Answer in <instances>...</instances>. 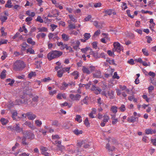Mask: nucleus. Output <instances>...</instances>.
<instances>
[{"mask_svg":"<svg viewBox=\"0 0 156 156\" xmlns=\"http://www.w3.org/2000/svg\"><path fill=\"white\" fill-rule=\"evenodd\" d=\"M51 80V79L50 77H48L41 79V81L42 82H48Z\"/></svg>","mask_w":156,"mask_h":156,"instance_id":"nucleus-53","label":"nucleus"},{"mask_svg":"<svg viewBox=\"0 0 156 156\" xmlns=\"http://www.w3.org/2000/svg\"><path fill=\"white\" fill-rule=\"evenodd\" d=\"M138 120V117L133 116L128 118L127 119V120L129 122L133 123L136 122Z\"/></svg>","mask_w":156,"mask_h":156,"instance_id":"nucleus-11","label":"nucleus"},{"mask_svg":"<svg viewBox=\"0 0 156 156\" xmlns=\"http://www.w3.org/2000/svg\"><path fill=\"white\" fill-rule=\"evenodd\" d=\"M26 13L27 15L31 17H34L35 15V12H31L30 10L26 11Z\"/></svg>","mask_w":156,"mask_h":156,"instance_id":"nucleus-19","label":"nucleus"},{"mask_svg":"<svg viewBox=\"0 0 156 156\" xmlns=\"http://www.w3.org/2000/svg\"><path fill=\"white\" fill-rule=\"evenodd\" d=\"M103 13H106V15H111L112 14V10L111 9H108L106 10L103 12Z\"/></svg>","mask_w":156,"mask_h":156,"instance_id":"nucleus-48","label":"nucleus"},{"mask_svg":"<svg viewBox=\"0 0 156 156\" xmlns=\"http://www.w3.org/2000/svg\"><path fill=\"white\" fill-rule=\"evenodd\" d=\"M36 20L38 22L40 23H43L44 22L43 19L41 17L39 16H37Z\"/></svg>","mask_w":156,"mask_h":156,"instance_id":"nucleus-50","label":"nucleus"},{"mask_svg":"<svg viewBox=\"0 0 156 156\" xmlns=\"http://www.w3.org/2000/svg\"><path fill=\"white\" fill-rule=\"evenodd\" d=\"M21 49L23 51H25L27 47L28 46V45L27 44L26 42H23L21 45Z\"/></svg>","mask_w":156,"mask_h":156,"instance_id":"nucleus-27","label":"nucleus"},{"mask_svg":"<svg viewBox=\"0 0 156 156\" xmlns=\"http://www.w3.org/2000/svg\"><path fill=\"white\" fill-rule=\"evenodd\" d=\"M106 147V149H107L109 151H113L115 149V147L114 146H112L111 147L109 144H107Z\"/></svg>","mask_w":156,"mask_h":156,"instance_id":"nucleus-28","label":"nucleus"},{"mask_svg":"<svg viewBox=\"0 0 156 156\" xmlns=\"http://www.w3.org/2000/svg\"><path fill=\"white\" fill-rule=\"evenodd\" d=\"M66 96L65 93H59L57 96V98L59 100L62 99V98L64 99H66Z\"/></svg>","mask_w":156,"mask_h":156,"instance_id":"nucleus-15","label":"nucleus"},{"mask_svg":"<svg viewBox=\"0 0 156 156\" xmlns=\"http://www.w3.org/2000/svg\"><path fill=\"white\" fill-rule=\"evenodd\" d=\"M95 69V67L93 66H90L89 67L83 66L82 69V71L83 73L89 74L94 71Z\"/></svg>","mask_w":156,"mask_h":156,"instance_id":"nucleus-4","label":"nucleus"},{"mask_svg":"<svg viewBox=\"0 0 156 156\" xmlns=\"http://www.w3.org/2000/svg\"><path fill=\"white\" fill-rule=\"evenodd\" d=\"M92 53L93 56L96 58H100V53H98L97 52H95L92 51Z\"/></svg>","mask_w":156,"mask_h":156,"instance_id":"nucleus-37","label":"nucleus"},{"mask_svg":"<svg viewBox=\"0 0 156 156\" xmlns=\"http://www.w3.org/2000/svg\"><path fill=\"white\" fill-rule=\"evenodd\" d=\"M22 140V144L24 145H27L28 144V143L26 142V138L25 137H21L20 136L18 137L17 141H19V140Z\"/></svg>","mask_w":156,"mask_h":156,"instance_id":"nucleus-18","label":"nucleus"},{"mask_svg":"<svg viewBox=\"0 0 156 156\" xmlns=\"http://www.w3.org/2000/svg\"><path fill=\"white\" fill-rule=\"evenodd\" d=\"M112 120V124L113 125H116L118 122V118H115Z\"/></svg>","mask_w":156,"mask_h":156,"instance_id":"nucleus-60","label":"nucleus"},{"mask_svg":"<svg viewBox=\"0 0 156 156\" xmlns=\"http://www.w3.org/2000/svg\"><path fill=\"white\" fill-rule=\"evenodd\" d=\"M0 19L3 23L7 19V17L5 16H0Z\"/></svg>","mask_w":156,"mask_h":156,"instance_id":"nucleus-40","label":"nucleus"},{"mask_svg":"<svg viewBox=\"0 0 156 156\" xmlns=\"http://www.w3.org/2000/svg\"><path fill=\"white\" fill-rule=\"evenodd\" d=\"M71 74L74 76L75 80L77 79L79 76V73L76 71H74Z\"/></svg>","mask_w":156,"mask_h":156,"instance_id":"nucleus-24","label":"nucleus"},{"mask_svg":"<svg viewBox=\"0 0 156 156\" xmlns=\"http://www.w3.org/2000/svg\"><path fill=\"white\" fill-rule=\"evenodd\" d=\"M84 39H86V40H88L90 37L91 35L90 33H85L84 35Z\"/></svg>","mask_w":156,"mask_h":156,"instance_id":"nucleus-42","label":"nucleus"},{"mask_svg":"<svg viewBox=\"0 0 156 156\" xmlns=\"http://www.w3.org/2000/svg\"><path fill=\"white\" fill-rule=\"evenodd\" d=\"M75 120L79 123H80L82 122V119L81 116L79 115H77L75 118Z\"/></svg>","mask_w":156,"mask_h":156,"instance_id":"nucleus-35","label":"nucleus"},{"mask_svg":"<svg viewBox=\"0 0 156 156\" xmlns=\"http://www.w3.org/2000/svg\"><path fill=\"white\" fill-rule=\"evenodd\" d=\"M148 75L151 76L150 77L151 83L154 85H156V82L153 79V78L155 76V73L153 72L150 71L148 74Z\"/></svg>","mask_w":156,"mask_h":156,"instance_id":"nucleus-8","label":"nucleus"},{"mask_svg":"<svg viewBox=\"0 0 156 156\" xmlns=\"http://www.w3.org/2000/svg\"><path fill=\"white\" fill-rule=\"evenodd\" d=\"M119 109L121 112H124L126 109V106L124 104H121V106L119 108Z\"/></svg>","mask_w":156,"mask_h":156,"instance_id":"nucleus-36","label":"nucleus"},{"mask_svg":"<svg viewBox=\"0 0 156 156\" xmlns=\"http://www.w3.org/2000/svg\"><path fill=\"white\" fill-rule=\"evenodd\" d=\"M84 124L87 126H90V123L88 118H86L84 121Z\"/></svg>","mask_w":156,"mask_h":156,"instance_id":"nucleus-58","label":"nucleus"},{"mask_svg":"<svg viewBox=\"0 0 156 156\" xmlns=\"http://www.w3.org/2000/svg\"><path fill=\"white\" fill-rule=\"evenodd\" d=\"M57 91L56 90H50L49 92V94L51 96H52L54 95L55 94H56Z\"/></svg>","mask_w":156,"mask_h":156,"instance_id":"nucleus-55","label":"nucleus"},{"mask_svg":"<svg viewBox=\"0 0 156 156\" xmlns=\"http://www.w3.org/2000/svg\"><path fill=\"white\" fill-rule=\"evenodd\" d=\"M59 138L60 137L58 135H53L52 136V139L53 140H58Z\"/></svg>","mask_w":156,"mask_h":156,"instance_id":"nucleus-54","label":"nucleus"},{"mask_svg":"<svg viewBox=\"0 0 156 156\" xmlns=\"http://www.w3.org/2000/svg\"><path fill=\"white\" fill-rule=\"evenodd\" d=\"M91 50V49L89 47H87L81 49V51L83 53H85L88 50Z\"/></svg>","mask_w":156,"mask_h":156,"instance_id":"nucleus-49","label":"nucleus"},{"mask_svg":"<svg viewBox=\"0 0 156 156\" xmlns=\"http://www.w3.org/2000/svg\"><path fill=\"white\" fill-rule=\"evenodd\" d=\"M150 23L149 27L152 31H153L154 27L155 25V23L154 22L153 19H151L150 20Z\"/></svg>","mask_w":156,"mask_h":156,"instance_id":"nucleus-20","label":"nucleus"},{"mask_svg":"<svg viewBox=\"0 0 156 156\" xmlns=\"http://www.w3.org/2000/svg\"><path fill=\"white\" fill-rule=\"evenodd\" d=\"M6 71L4 69L1 73V75L0 76V77L2 79H4L6 77V74L5 73Z\"/></svg>","mask_w":156,"mask_h":156,"instance_id":"nucleus-34","label":"nucleus"},{"mask_svg":"<svg viewBox=\"0 0 156 156\" xmlns=\"http://www.w3.org/2000/svg\"><path fill=\"white\" fill-rule=\"evenodd\" d=\"M52 126H58L59 125V123L58 121L57 120H55L53 121L51 123Z\"/></svg>","mask_w":156,"mask_h":156,"instance_id":"nucleus-51","label":"nucleus"},{"mask_svg":"<svg viewBox=\"0 0 156 156\" xmlns=\"http://www.w3.org/2000/svg\"><path fill=\"white\" fill-rule=\"evenodd\" d=\"M113 45L114 47L113 49L114 51H115L118 52H120L123 50V47L118 42H114Z\"/></svg>","mask_w":156,"mask_h":156,"instance_id":"nucleus-3","label":"nucleus"},{"mask_svg":"<svg viewBox=\"0 0 156 156\" xmlns=\"http://www.w3.org/2000/svg\"><path fill=\"white\" fill-rule=\"evenodd\" d=\"M106 61L110 65H115V62L113 59L111 60L108 58L106 59Z\"/></svg>","mask_w":156,"mask_h":156,"instance_id":"nucleus-44","label":"nucleus"},{"mask_svg":"<svg viewBox=\"0 0 156 156\" xmlns=\"http://www.w3.org/2000/svg\"><path fill=\"white\" fill-rule=\"evenodd\" d=\"M6 82L7 83L9 82L8 84L10 86H12L15 82V80L14 79L9 78L6 80Z\"/></svg>","mask_w":156,"mask_h":156,"instance_id":"nucleus-22","label":"nucleus"},{"mask_svg":"<svg viewBox=\"0 0 156 156\" xmlns=\"http://www.w3.org/2000/svg\"><path fill=\"white\" fill-rule=\"evenodd\" d=\"M81 96L78 94L75 95L73 94H71L69 95V98L73 101H79L81 98Z\"/></svg>","mask_w":156,"mask_h":156,"instance_id":"nucleus-7","label":"nucleus"},{"mask_svg":"<svg viewBox=\"0 0 156 156\" xmlns=\"http://www.w3.org/2000/svg\"><path fill=\"white\" fill-rule=\"evenodd\" d=\"M57 45L60 47V49L63 50L65 48V45L66 44H64L62 42H57Z\"/></svg>","mask_w":156,"mask_h":156,"instance_id":"nucleus-17","label":"nucleus"},{"mask_svg":"<svg viewBox=\"0 0 156 156\" xmlns=\"http://www.w3.org/2000/svg\"><path fill=\"white\" fill-rule=\"evenodd\" d=\"M12 3L10 0H8L6 4L5 5V6L6 8H11L12 6Z\"/></svg>","mask_w":156,"mask_h":156,"instance_id":"nucleus-25","label":"nucleus"},{"mask_svg":"<svg viewBox=\"0 0 156 156\" xmlns=\"http://www.w3.org/2000/svg\"><path fill=\"white\" fill-rule=\"evenodd\" d=\"M62 38L64 41H67L69 39V36L65 34H62Z\"/></svg>","mask_w":156,"mask_h":156,"instance_id":"nucleus-30","label":"nucleus"},{"mask_svg":"<svg viewBox=\"0 0 156 156\" xmlns=\"http://www.w3.org/2000/svg\"><path fill=\"white\" fill-rule=\"evenodd\" d=\"M8 41L7 40L3 39L0 41V46L2 44H6L7 43Z\"/></svg>","mask_w":156,"mask_h":156,"instance_id":"nucleus-61","label":"nucleus"},{"mask_svg":"<svg viewBox=\"0 0 156 156\" xmlns=\"http://www.w3.org/2000/svg\"><path fill=\"white\" fill-rule=\"evenodd\" d=\"M36 75V73L35 72H31L28 74V78L30 79H31L33 77L35 76Z\"/></svg>","mask_w":156,"mask_h":156,"instance_id":"nucleus-47","label":"nucleus"},{"mask_svg":"<svg viewBox=\"0 0 156 156\" xmlns=\"http://www.w3.org/2000/svg\"><path fill=\"white\" fill-rule=\"evenodd\" d=\"M28 118L29 120H33L37 117L36 115L31 112H28L27 113Z\"/></svg>","mask_w":156,"mask_h":156,"instance_id":"nucleus-10","label":"nucleus"},{"mask_svg":"<svg viewBox=\"0 0 156 156\" xmlns=\"http://www.w3.org/2000/svg\"><path fill=\"white\" fill-rule=\"evenodd\" d=\"M142 51L143 54L145 56H147L149 54L148 53V51L145 48L143 49H142Z\"/></svg>","mask_w":156,"mask_h":156,"instance_id":"nucleus-62","label":"nucleus"},{"mask_svg":"<svg viewBox=\"0 0 156 156\" xmlns=\"http://www.w3.org/2000/svg\"><path fill=\"white\" fill-rule=\"evenodd\" d=\"M156 132L155 130H153L151 129H146L145 130V133L148 135L155 133Z\"/></svg>","mask_w":156,"mask_h":156,"instance_id":"nucleus-14","label":"nucleus"},{"mask_svg":"<svg viewBox=\"0 0 156 156\" xmlns=\"http://www.w3.org/2000/svg\"><path fill=\"white\" fill-rule=\"evenodd\" d=\"M73 132L76 135L82 134L83 133V131L82 130H79L77 129H75Z\"/></svg>","mask_w":156,"mask_h":156,"instance_id":"nucleus-41","label":"nucleus"},{"mask_svg":"<svg viewBox=\"0 0 156 156\" xmlns=\"http://www.w3.org/2000/svg\"><path fill=\"white\" fill-rule=\"evenodd\" d=\"M17 115V111H14L12 113V117L13 120H15L16 119V117Z\"/></svg>","mask_w":156,"mask_h":156,"instance_id":"nucleus-56","label":"nucleus"},{"mask_svg":"<svg viewBox=\"0 0 156 156\" xmlns=\"http://www.w3.org/2000/svg\"><path fill=\"white\" fill-rule=\"evenodd\" d=\"M24 135H25L26 137L30 140L34 139L35 137L33 133L28 131H27L24 133Z\"/></svg>","mask_w":156,"mask_h":156,"instance_id":"nucleus-6","label":"nucleus"},{"mask_svg":"<svg viewBox=\"0 0 156 156\" xmlns=\"http://www.w3.org/2000/svg\"><path fill=\"white\" fill-rule=\"evenodd\" d=\"M27 42L32 45H34L35 44V42L31 38H29L27 40Z\"/></svg>","mask_w":156,"mask_h":156,"instance_id":"nucleus-32","label":"nucleus"},{"mask_svg":"<svg viewBox=\"0 0 156 156\" xmlns=\"http://www.w3.org/2000/svg\"><path fill=\"white\" fill-rule=\"evenodd\" d=\"M93 76L95 78H100L101 76V73L100 71L97 70L95 73L93 74Z\"/></svg>","mask_w":156,"mask_h":156,"instance_id":"nucleus-16","label":"nucleus"},{"mask_svg":"<svg viewBox=\"0 0 156 156\" xmlns=\"http://www.w3.org/2000/svg\"><path fill=\"white\" fill-rule=\"evenodd\" d=\"M39 32H47L48 31L47 29L45 27H42L41 28H38Z\"/></svg>","mask_w":156,"mask_h":156,"instance_id":"nucleus-46","label":"nucleus"},{"mask_svg":"<svg viewBox=\"0 0 156 156\" xmlns=\"http://www.w3.org/2000/svg\"><path fill=\"white\" fill-rule=\"evenodd\" d=\"M19 146V144L16 143L14 146L12 147V150L13 151H15L16 149H17Z\"/></svg>","mask_w":156,"mask_h":156,"instance_id":"nucleus-59","label":"nucleus"},{"mask_svg":"<svg viewBox=\"0 0 156 156\" xmlns=\"http://www.w3.org/2000/svg\"><path fill=\"white\" fill-rule=\"evenodd\" d=\"M121 7L122 10H125V9L127 8L126 4L124 2H123L122 4L121 5Z\"/></svg>","mask_w":156,"mask_h":156,"instance_id":"nucleus-64","label":"nucleus"},{"mask_svg":"<svg viewBox=\"0 0 156 156\" xmlns=\"http://www.w3.org/2000/svg\"><path fill=\"white\" fill-rule=\"evenodd\" d=\"M114 91H111V92L109 91L108 92V95L110 99H113L114 98Z\"/></svg>","mask_w":156,"mask_h":156,"instance_id":"nucleus-38","label":"nucleus"},{"mask_svg":"<svg viewBox=\"0 0 156 156\" xmlns=\"http://www.w3.org/2000/svg\"><path fill=\"white\" fill-rule=\"evenodd\" d=\"M25 125L28 126L32 129H35V127L33 123L28 121L26 122L24 124Z\"/></svg>","mask_w":156,"mask_h":156,"instance_id":"nucleus-13","label":"nucleus"},{"mask_svg":"<svg viewBox=\"0 0 156 156\" xmlns=\"http://www.w3.org/2000/svg\"><path fill=\"white\" fill-rule=\"evenodd\" d=\"M35 123L37 126L40 127L42 124V122L41 121L37 119L35 121Z\"/></svg>","mask_w":156,"mask_h":156,"instance_id":"nucleus-43","label":"nucleus"},{"mask_svg":"<svg viewBox=\"0 0 156 156\" xmlns=\"http://www.w3.org/2000/svg\"><path fill=\"white\" fill-rule=\"evenodd\" d=\"M3 55L1 57V59L3 60L5 59L6 58L7 56V54L6 52L5 51H3L2 52Z\"/></svg>","mask_w":156,"mask_h":156,"instance_id":"nucleus-45","label":"nucleus"},{"mask_svg":"<svg viewBox=\"0 0 156 156\" xmlns=\"http://www.w3.org/2000/svg\"><path fill=\"white\" fill-rule=\"evenodd\" d=\"M15 128V130L18 132H20L23 131V129L20 127V125L19 124H16Z\"/></svg>","mask_w":156,"mask_h":156,"instance_id":"nucleus-21","label":"nucleus"},{"mask_svg":"<svg viewBox=\"0 0 156 156\" xmlns=\"http://www.w3.org/2000/svg\"><path fill=\"white\" fill-rule=\"evenodd\" d=\"M1 122L3 125H6L8 122L9 120L4 118H2L0 120Z\"/></svg>","mask_w":156,"mask_h":156,"instance_id":"nucleus-26","label":"nucleus"},{"mask_svg":"<svg viewBox=\"0 0 156 156\" xmlns=\"http://www.w3.org/2000/svg\"><path fill=\"white\" fill-rule=\"evenodd\" d=\"M5 29L4 27H2L0 29L2 36H5L7 35V33L5 32Z\"/></svg>","mask_w":156,"mask_h":156,"instance_id":"nucleus-31","label":"nucleus"},{"mask_svg":"<svg viewBox=\"0 0 156 156\" xmlns=\"http://www.w3.org/2000/svg\"><path fill=\"white\" fill-rule=\"evenodd\" d=\"M117 108L116 106H112L111 108V111L113 113L115 114L117 112Z\"/></svg>","mask_w":156,"mask_h":156,"instance_id":"nucleus-29","label":"nucleus"},{"mask_svg":"<svg viewBox=\"0 0 156 156\" xmlns=\"http://www.w3.org/2000/svg\"><path fill=\"white\" fill-rule=\"evenodd\" d=\"M103 119L102 121L106 122H108L110 119L109 116L107 114H105L103 115Z\"/></svg>","mask_w":156,"mask_h":156,"instance_id":"nucleus-33","label":"nucleus"},{"mask_svg":"<svg viewBox=\"0 0 156 156\" xmlns=\"http://www.w3.org/2000/svg\"><path fill=\"white\" fill-rule=\"evenodd\" d=\"M68 83L64 82L62 84V86H61L60 88L61 90H65L68 87Z\"/></svg>","mask_w":156,"mask_h":156,"instance_id":"nucleus-23","label":"nucleus"},{"mask_svg":"<svg viewBox=\"0 0 156 156\" xmlns=\"http://www.w3.org/2000/svg\"><path fill=\"white\" fill-rule=\"evenodd\" d=\"M63 54L62 51L57 50H52L47 55V58L49 60L57 58L61 56Z\"/></svg>","mask_w":156,"mask_h":156,"instance_id":"nucleus-1","label":"nucleus"},{"mask_svg":"<svg viewBox=\"0 0 156 156\" xmlns=\"http://www.w3.org/2000/svg\"><path fill=\"white\" fill-rule=\"evenodd\" d=\"M97 102L99 105V107L102 106V105L104 103L103 101L101 100V98H99L97 99Z\"/></svg>","mask_w":156,"mask_h":156,"instance_id":"nucleus-52","label":"nucleus"},{"mask_svg":"<svg viewBox=\"0 0 156 156\" xmlns=\"http://www.w3.org/2000/svg\"><path fill=\"white\" fill-rule=\"evenodd\" d=\"M24 98L23 97H21V98L19 99H16L15 101V105H20L21 104L27 103L28 100L26 99H24Z\"/></svg>","mask_w":156,"mask_h":156,"instance_id":"nucleus-5","label":"nucleus"},{"mask_svg":"<svg viewBox=\"0 0 156 156\" xmlns=\"http://www.w3.org/2000/svg\"><path fill=\"white\" fill-rule=\"evenodd\" d=\"M25 67L24 62L20 60L17 61L15 62L13 65V68L16 71L22 70Z\"/></svg>","mask_w":156,"mask_h":156,"instance_id":"nucleus-2","label":"nucleus"},{"mask_svg":"<svg viewBox=\"0 0 156 156\" xmlns=\"http://www.w3.org/2000/svg\"><path fill=\"white\" fill-rule=\"evenodd\" d=\"M91 90L93 91L94 92L97 94L100 93L101 91V89L98 87H96L94 85H93L91 88Z\"/></svg>","mask_w":156,"mask_h":156,"instance_id":"nucleus-9","label":"nucleus"},{"mask_svg":"<svg viewBox=\"0 0 156 156\" xmlns=\"http://www.w3.org/2000/svg\"><path fill=\"white\" fill-rule=\"evenodd\" d=\"M72 44V45H73L74 49L77 50L80 44V43L79 41H76L75 42H73Z\"/></svg>","mask_w":156,"mask_h":156,"instance_id":"nucleus-12","label":"nucleus"},{"mask_svg":"<svg viewBox=\"0 0 156 156\" xmlns=\"http://www.w3.org/2000/svg\"><path fill=\"white\" fill-rule=\"evenodd\" d=\"M27 53L29 52L31 54H34V51L33 49L31 48H28L27 50Z\"/></svg>","mask_w":156,"mask_h":156,"instance_id":"nucleus-57","label":"nucleus"},{"mask_svg":"<svg viewBox=\"0 0 156 156\" xmlns=\"http://www.w3.org/2000/svg\"><path fill=\"white\" fill-rule=\"evenodd\" d=\"M69 16L71 20L73 22H76V20L74 17L72 15H69Z\"/></svg>","mask_w":156,"mask_h":156,"instance_id":"nucleus-63","label":"nucleus"},{"mask_svg":"<svg viewBox=\"0 0 156 156\" xmlns=\"http://www.w3.org/2000/svg\"><path fill=\"white\" fill-rule=\"evenodd\" d=\"M64 72V70H58L57 72V76L59 77H61L63 75V74Z\"/></svg>","mask_w":156,"mask_h":156,"instance_id":"nucleus-39","label":"nucleus"}]
</instances>
